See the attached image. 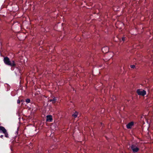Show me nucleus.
I'll return each mask as SVG.
<instances>
[{"label":"nucleus","mask_w":153,"mask_h":153,"mask_svg":"<svg viewBox=\"0 0 153 153\" xmlns=\"http://www.w3.org/2000/svg\"><path fill=\"white\" fill-rule=\"evenodd\" d=\"M0 132H2L4 134L6 137H8V135L7 130L4 127L0 126Z\"/></svg>","instance_id":"nucleus-2"},{"label":"nucleus","mask_w":153,"mask_h":153,"mask_svg":"<svg viewBox=\"0 0 153 153\" xmlns=\"http://www.w3.org/2000/svg\"><path fill=\"white\" fill-rule=\"evenodd\" d=\"M102 51L104 53H106L108 52L109 48L107 47H105L102 49Z\"/></svg>","instance_id":"nucleus-6"},{"label":"nucleus","mask_w":153,"mask_h":153,"mask_svg":"<svg viewBox=\"0 0 153 153\" xmlns=\"http://www.w3.org/2000/svg\"><path fill=\"white\" fill-rule=\"evenodd\" d=\"M57 100V98L55 97H53L52 99H50L49 100V101L50 102H52L53 103H55Z\"/></svg>","instance_id":"nucleus-8"},{"label":"nucleus","mask_w":153,"mask_h":153,"mask_svg":"<svg viewBox=\"0 0 153 153\" xmlns=\"http://www.w3.org/2000/svg\"><path fill=\"white\" fill-rule=\"evenodd\" d=\"M137 92L139 95L142 96H144L146 94V91L142 89L137 90Z\"/></svg>","instance_id":"nucleus-3"},{"label":"nucleus","mask_w":153,"mask_h":153,"mask_svg":"<svg viewBox=\"0 0 153 153\" xmlns=\"http://www.w3.org/2000/svg\"><path fill=\"white\" fill-rule=\"evenodd\" d=\"M4 62L6 65H10L12 67H14L16 65L14 61H13L11 62L7 57H5L4 58Z\"/></svg>","instance_id":"nucleus-1"},{"label":"nucleus","mask_w":153,"mask_h":153,"mask_svg":"<svg viewBox=\"0 0 153 153\" xmlns=\"http://www.w3.org/2000/svg\"><path fill=\"white\" fill-rule=\"evenodd\" d=\"M53 120L52 116L51 115H47L46 116V121L48 122H51Z\"/></svg>","instance_id":"nucleus-5"},{"label":"nucleus","mask_w":153,"mask_h":153,"mask_svg":"<svg viewBox=\"0 0 153 153\" xmlns=\"http://www.w3.org/2000/svg\"><path fill=\"white\" fill-rule=\"evenodd\" d=\"M131 148L134 152H137L139 150V148L135 145H132L131 146Z\"/></svg>","instance_id":"nucleus-4"},{"label":"nucleus","mask_w":153,"mask_h":153,"mask_svg":"<svg viewBox=\"0 0 153 153\" xmlns=\"http://www.w3.org/2000/svg\"><path fill=\"white\" fill-rule=\"evenodd\" d=\"M3 135H1L0 136V137L1 138H3Z\"/></svg>","instance_id":"nucleus-14"},{"label":"nucleus","mask_w":153,"mask_h":153,"mask_svg":"<svg viewBox=\"0 0 153 153\" xmlns=\"http://www.w3.org/2000/svg\"><path fill=\"white\" fill-rule=\"evenodd\" d=\"M72 116H73L74 118H76L77 117V113L76 112L74 114L72 115Z\"/></svg>","instance_id":"nucleus-9"},{"label":"nucleus","mask_w":153,"mask_h":153,"mask_svg":"<svg viewBox=\"0 0 153 153\" xmlns=\"http://www.w3.org/2000/svg\"><path fill=\"white\" fill-rule=\"evenodd\" d=\"M130 67H131V68H135V65H131L130 66Z\"/></svg>","instance_id":"nucleus-11"},{"label":"nucleus","mask_w":153,"mask_h":153,"mask_svg":"<svg viewBox=\"0 0 153 153\" xmlns=\"http://www.w3.org/2000/svg\"><path fill=\"white\" fill-rule=\"evenodd\" d=\"M122 41H124L125 40V37H123L122 38Z\"/></svg>","instance_id":"nucleus-12"},{"label":"nucleus","mask_w":153,"mask_h":153,"mask_svg":"<svg viewBox=\"0 0 153 153\" xmlns=\"http://www.w3.org/2000/svg\"><path fill=\"white\" fill-rule=\"evenodd\" d=\"M134 125V123L132 122L129 123L126 126L127 128H131L132 126Z\"/></svg>","instance_id":"nucleus-7"},{"label":"nucleus","mask_w":153,"mask_h":153,"mask_svg":"<svg viewBox=\"0 0 153 153\" xmlns=\"http://www.w3.org/2000/svg\"><path fill=\"white\" fill-rule=\"evenodd\" d=\"M17 102L18 104H19L20 103V101L19 100H18L17 101Z\"/></svg>","instance_id":"nucleus-13"},{"label":"nucleus","mask_w":153,"mask_h":153,"mask_svg":"<svg viewBox=\"0 0 153 153\" xmlns=\"http://www.w3.org/2000/svg\"><path fill=\"white\" fill-rule=\"evenodd\" d=\"M30 99H27L26 100V102L27 103H29L30 102Z\"/></svg>","instance_id":"nucleus-10"}]
</instances>
